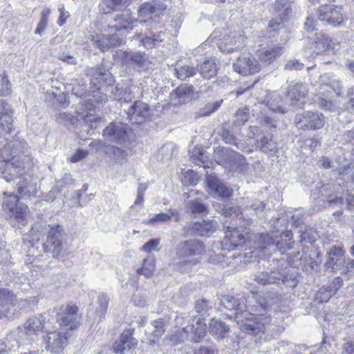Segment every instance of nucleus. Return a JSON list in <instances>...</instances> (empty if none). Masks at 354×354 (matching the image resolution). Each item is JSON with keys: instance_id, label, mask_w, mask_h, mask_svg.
Wrapping results in <instances>:
<instances>
[{"instance_id": "obj_1", "label": "nucleus", "mask_w": 354, "mask_h": 354, "mask_svg": "<svg viewBox=\"0 0 354 354\" xmlns=\"http://www.w3.org/2000/svg\"><path fill=\"white\" fill-rule=\"evenodd\" d=\"M257 305L255 313L248 310L245 297L239 298L231 295H224L221 299V304L228 310H236L235 319L242 331L254 335H260L268 333L270 319L265 316L263 312L268 310L272 305L278 301L277 295H268L256 296Z\"/></svg>"}, {"instance_id": "obj_2", "label": "nucleus", "mask_w": 354, "mask_h": 354, "mask_svg": "<svg viewBox=\"0 0 354 354\" xmlns=\"http://www.w3.org/2000/svg\"><path fill=\"white\" fill-rule=\"evenodd\" d=\"M204 251L201 242L191 239L178 245L176 254L180 261L176 263V270L186 272L201 261V256Z\"/></svg>"}, {"instance_id": "obj_3", "label": "nucleus", "mask_w": 354, "mask_h": 354, "mask_svg": "<svg viewBox=\"0 0 354 354\" xmlns=\"http://www.w3.org/2000/svg\"><path fill=\"white\" fill-rule=\"evenodd\" d=\"M45 229L47 237L43 245L44 250L46 253L52 254L54 258H58L66 248L63 227L58 223H54L48 225Z\"/></svg>"}, {"instance_id": "obj_4", "label": "nucleus", "mask_w": 354, "mask_h": 354, "mask_svg": "<svg viewBox=\"0 0 354 354\" xmlns=\"http://www.w3.org/2000/svg\"><path fill=\"white\" fill-rule=\"evenodd\" d=\"M103 136L110 142L122 145L129 143L134 138L132 129L121 122H111L103 131Z\"/></svg>"}, {"instance_id": "obj_5", "label": "nucleus", "mask_w": 354, "mask_h": 354, "mask_svg": "<svg viewBox=\"0 0 354 354\" xmlns=\"http://www.w3.org/2000/svg\"><path fill=\"white\" fill-rule=\"evenodd\" d=\"M318 19L326 25L339 27L345 25L348 17L342 7L325 4L318 10Z\"/></svg>"}, {"instance_id": "obj_6", "label": "nucleus", "mask_w": 354, "mask_h": 354, "mask_svg": "<svg viewBox=\"0 0 354 354\" xmlns=\"http://www.w3.org/2000/svg\"><path fill=\"white\" fill-rule=\"evenodd\" d=\"M56 313V321L60 326L70 330L76 328L81 316L78 313V307L75 304H63L53 310Z\"/></svg>"}, {"instance_id": "obj_7", "label": "nucleus", "mask_w": 354, "mask_h": 354, "mask_svg": "<svg viewBox=\"0 0 354 354\" xmlns=\"http://www.w3.org/2000/svg\"><path fill=\"white\" fill-rule=\"evenodd\" d=\"M281 241H275L272 237L268 234L261 236L263 245L260 246L261 249L264 252L270 254L276 250H280L281 252L292 248L294 243L291 241L292 233L291 231H286L281 234Z\"/></svg>"}, {"instance_id": "obj_8", "label": "nucleus", "mask_w": 354, "mask_h": 354, "mask_svg": "<svg viewBox=\"0 0 354 354\" xmlns=\"http://www.w3.org/2000/svg\"><path fill=\"white\" fill-rule=\"evenodd\" d=\"M296 126L304 130H315L322 128L325 123L324 116L318 112L304 111L297 115Z\"/></svg>"}, {"instance_id": "obj_9", "label": "nucleus", "mask_w": 354, "mask_h": 354, "mask_svg": "<svg viewBox=\"0 0 354 354\" xmlns=\"http://www.w3.org/2000/svg\"><path fill=\"white\" fill-rule=\"evenodd\" d=\"M127 114L130 122L140 124L149 120L153 110L147 103L137 100L128 109Z\"/></svg>"}, {"instance_id": "obj_10", "label": "nucleus", "mask_w": 354, "mask_h": 354, "mask_svg": "<svg viewBox=\"0 0 354 354\" xmlns=\"http://www.w3.org/2000/svg\"><path fill=\"white\" fill-rule=\"evenodd\" d=\"M228 228L225 232L224 245L227 247L229 251L238 250L241 251L246 249L248 240V232L243 233L239 228L234 227L232 230Z\"/></svg>"}, {"instance_id": "obj_11", "label": "nucleus", "mask_w": 354, "mask_h": 354, "mask_svg": "<svg viewBox=\"0 0 354 354\" xmlns=\"http://www.w3.org/2000/svg\"><path fill=\"white\" fill-rule=\"evenodd\" d=\"M341 189L340 184H324L319 189V198L324 207L341 206L344 204L342 197L337 196V192Z\"/></svg>"}, {"instance_id": "obj_12", "label": "nucleus", "mask_w": 354, "mask_h": 354, "mask_svg": "<svg viewBox=\"0 0 354 354\" xmlns=\"http://www.w3.org/2000/svg\"><path fill=\"white\" fill-rule=\"evenodd\" d=\"M317 165L324 169H331L338 176L346 177L347 180L354 182V163L340 166L337 161H333L326 156H322L318 160Z\"/></svg>"}, {"instance_id": "obj_13", "label": "nucleus", "mask_w": 354, "mask_h": 354, "mask_svg": "<svg viewBox=\"0 0 354 354\" xmlns=\"http://www.w3.org/2000/svg\"><path fill=\"white\" fill-rule=\"evenodd\" d=\"M4 162V169L1 172V176L7 182L15 179L21 180L24 176L28 175L24 171L23 163L15 157H12L11 160H5Z\"/></svg>"}, {"instance_id": "obj_14", "label": "nucleus", "mask_w": 354, "mask_h": 354, "mask_svg": "<svg viewBox=\"0 0 354 354\" xmlns=\"http://www.w3.org/2000/svg\"><path fill=\"white\" fill-rule=\"evenodd\" d=\"M43 343L45 348L52 353L62 351L68 343L66 333L59 331H49L44 337Z\"/></svg>"}, {"instance_id": "obj_15", "label": "nucleus", "mask_w": 354, "mask_h": 354, "mask_svg": "<svg viewBox=\"0 0 354 354\" xmlns=\"http://www.w3.org/2000/svg\"><path fill=\"white\" fill-rule=\"evenodd\" d=\"M4 195L6 196L3 203V209L8 211L15 218L24 220L27 216L28 207L19 204V197L12 193L7 195L5 192Z\"/></svg>"}, {"instance_id": "obj_16", "label": "nucleus", "mask_w": 354, "mask_h": 354, "mask_svg": "<svg viewBox=\"0 0 354 354\" xmlns=\"http://www.w3.org/2000/svg\"><path fill=\"white\" fill-rule=\"evenodd\" d=\"M260 64L253 57L240 56L233 63V69L242 75H249L260 71Z\"/></svg>"}, {"instance_id": "obj_17", "label": "nucleus", "mask_w": 354, "mask_h": 354, "mask_svg": "<svg viewBox=\"0 0 354 354\" xmlns=\"http://www.w3.org/2000/svg\"><path fill=\"white\" fill-rule=\"evenodd\" d=\"M308 89L306 85L301 83H297L291 85L288 91V97L290 105L297 109H301L306 104V96Z\"/></svg>"}, {"instance_id": "obj_18", "label": "nucleus", "mask_w": 354, "mask_h": 354, "mask_svg": "<svg viewBox=\"0 0 354 354\" xmlns=\"http://www.w3.org/2000/svg\"><path fill=\"white\" fill-rule=\"evenodd\" d=\"M207 183L209 193L213 196L229 198L233 192L232 188L227 186L216 176H209L207 178Z\"/></svg>"}, {"instance_id": "obj_19", "label": "nucleus", "mask_w": 354, "mask_h": 354, "mask_svg": "<svg viewBox=\"0 0 354 354\" xmlns=\"http://www.w3.org/2000/svg\"><path fill=\"white\" fill-rule=\"evenodd\" d=\"M221 153L225 157V160L230 163L232 169L239 173L246 171L247 162L243 155L229 148H223Z\"/></svg>"}, {"instance_id": "obj_20", "label": "nucleus", "mask_w": 354, "mask_h": 354, "mask_svg": "<svg viewBox=\"0 0 354 354\" xmlns=\"http://www.w3.org/2000/svg\"><path fill=\"white\" fill-rule=\"evenodd\" d=\"M194 96L193 86L180 85L170 93L171 102L174 105L185 104L191 100Z\"/></svg>"}, {"instance_id": "obj_21", "label": "nucleus", "mask_w": 354, "mask_h": 354, "mask_svg": "<svg viewBox=\"0 0 354 354\" xmlns=\"http://www.w3.org/2000/svg\"><path fill=\"white\" fill-rule=\"evenodd\" d=\"M92 41L94 45L104 52L112 47L120 46L122 39L116 34L108 36L96 34L92 36Z\"/></svg>"}, {"instance_id": "obj_22", "label": "nucleus", "mask_w": 354, "mask_h": 354, "mask_svg": "<svg viewBox=\"0 0 354 354\" xmlns=\"http://www.w3.org/2000/svg\"><path fill=\"white\" fill-rule=\"evenodd\" d=\"M221 213L225 217H233L239 220L240 229L243 227L246 229V226L250 225L252 223L251 218H245L239 207L232 204L223 205L221 207Z\"/></svg>"}, {"instance_id": "obj_23", "label": "nucleus", "mask_w": 354, "mask_h": 354, "mask_svg": "<svg viewBox=\"0 0 354 354\" xmlns=\"http://www.w3.org/2000/svg\"><path fill=\"white\" fill-rule=\"evenodd\" d=\"M114 21L115 24L111 27V32L116 31H125L129 32L133 28V19L131 16L129 10H123L121 13L117 14L114 17Z\"/></svg>"}, {"instance_id": "obj_24", "label": "nucleus", "mask_w": 354, "mask_h": 354, "mask_svg": "<svg viewBox=\"0 0 354 354\" xmlns=\"http://www.w3.org/2000/svg\"><path fill=\"white\" fill-rule=\"evenodd\" d=\"M0 128L7 133H10L13 128L10 106L3 100H0Z\"/></svg>"}, {"instance_id": "obj_25", "label": "nucleus", "mask_w": 354, "mask_h": 354, "mask_svg": "<svg viewBox=\"0 0 354 354\" xmlns=\"http://www.w3.org/2000/svg\"><path fill=\"white\" fill-rule=\"evenodd\" d=\"M243 42L241 35L236 32H231L223 37V40L219 46L221 51L230 53L240 48V44Z\"/></svg>"}, {"instance_id": "obj_26", "label": "nucleus", "mask_w": 354, "mask_h": 354, "mask_svg": "<svg viewBox=\"0 0 354 354\" xmlns=\"http://www.w3.org/2000/svg\"><path fill=\"white\" fill-rule=\"evenodd\" d=\"M326 266L332 270L339 269L344 259V250L339 246L333 245L327 252Z\"/></svg>"}, {"instance_id": "obj_27", "label": "nucleus", "mask_w": 354, "mask_h": 354, "mask_svg": "<svg viewBox=\"0 0 354 354\" xmlns=\"http://www.w3.org/2000/svg\"><path fill=\"white\" fill-rule=\"evenodd\" d=\"M91 83L95 87L100 86L101 84L110 85L113 80L111 73L105 69L102 66H97L92 70Z\"/></svg>"}, {"instance_id": "obj_28", "label": "nucleus", "mask_w": 354, "mask_h": 354, "mask_svg": "<svg viewBox=\"0 0 354 354\" xmlns=\"http://www.w3.org/2000/svg\"><path fill=\"white\" fill-rule=\"evenodd\" d=\"M171 218H174L175 221H178V211L176 209H170L167 212H160L155 214L149 219L143 220V223L149 225H158L160 224L167 223L169 222Z\"/></svg>"}, {"instance_id": "obj_29", "label": "nucleus", "mask_w": 354, "mask_h": 354, "mask_svg": "<svg viewBox=\"0 0 354 354\" xmlns=\"http://www.w3.org/2000/svg\"><path fill=\"white\" fill-rule=\"evenodd\" d=\"M137 341L129 333H122L120 339L116 341L113 349L115 353L124 354L126 351L136 347Z\"/></svg>"}, {"instance_id": "obj_30", "label": "nucleus", "mask_w": 354, "mask_h": 354, "mask_svg": "<svg viewBox=\"0 0 354 354\" xmlns=\"http://www.w3.org/2000/svg\"><path fill=\"white\" fill-rule=\"evenodd\" d=\"M209 332L217 340H221L227 337L230 327L224 322L213 318L209 323Z\"/></svg>"}, {"instance_id": "obj_31", "label": "nucleus", "mask_w": 354, "mask_h": 354, "mask_svg": "<svg viewBox=\"0 0 354 354\" xmlns=\"http://www.w3.org/2000/svg\"><path fill=\"white\" fill-rule=\"evenodd\" d=\"M216 228V223L212 220H203L193 224L192 230L196 236H209Z\"/></svg>"}, {"instance_id": "obj_32", "label": "nucleus", "mask_w": 354, "mask_h": 354, "mask_svg": "<svg viewBox=\"0 0 354 354\" xmlns=\"http://www.w3.org/2000/svg\"><path fill=\"white\" fill-rule=\"evenodd\" d=\"M206 328L204 319L200 316L195 317L189 328V333L192 332L193 334L192 341L195 343L199 342L206 334Z\"/></svg>"}, {"instance_id": "obj_33", "label": "nucleus", "mask_w": 354, "mask_h": 354, "mask_svg": "<svg viewBox=\"0 0 354 354\" xmlns=\"http://www.w3.org/2000/svg\"><path fill=\"white\" fill-rule=\"evenodd\" d=\"M282 53L283 47L279 44H275L268 46L264 50L259 53L258 57L261 62L270 64L280 57Z\"/></svg>"}, {"instance_id": "obj_34", "label": "nucleus", "mask_w": 354, "mask_h": 354, "mask_svg": "<svg viewBox=\"0 0 354 354\" xmlns=\"http://www.w3.org/2000/svg\"><path fill=\"white\" fill-rule=\"evenodd\" d=\"M256 147L266 153L275 154L278 151V144L272 135L264 136L256 142Z\"/></svg>"}, {"instance_id": "obj_35", "label": "nucleus", "mask_w": 354, "mask_h": 354, "mask_svg": "<svg viewBox=\"0 0 354 354\" xmlns=\"http://www.w3.org/2000/svg\"><path fill=\"white\" fill-rule=\"evenodd\" d=\"M136 86L120 88L118 86L111 87V93L115 100L120 102H129L135 97V90H138Z\"/></svg>"}, {"instance_id": "obj_36", "label": "nucleus", "mask_w": 354, "mask_h": 354, "mask_svg": "<svg viewBox=\"0 0 354 354\" xmlns=\"http://www.w3.org/2000/svg\"><path fill=\"white\" fill-rule=\"evenodd\" d=\"M189 330L188 326H183V328H178L166 335L164 341L170 345H177L183 343L188 339Z\"/></svg>"}, {"instance_id": "obj_37", "label": "nucleus", "mask_w": 354, "mask_h": 354, "mask_svg": "<svg viewBox=\"0 0 354 354\" xmlns=\"http://www.w3.org/2000/svg\"><path fill=\"white\" fill-rule=\"evenodd\" d=\"M280 272L278 270L261 272L255 275V281L260 285L266 286L279 283Z\"/></svg>"}, {"instance_id": "obj_38", "label": "nucleus", "mask_w": 354, "mask_h": 354, "mask_svg": "<svg viewBox=\"0 0 354 354\" xmlns=\"http://www.w3.org/2000/svg\"><path fill=\"white\" fill-rule=\"evenodd\" d=\"M127 58L138 71H144L149 68V62L145 54L131 53L127 55Z\"/></svg>"}, {"instance_id": "obj_39", "label": "nucleus", "mask_w": 354, "mask_h": 354, "mask_svg": "<svg viewBox=\"0 0 354 354\" xmlns=\"http://www.w3.org/2000/svg\"><path fill=\"white\" fill-rule=\"evenodd\" d=\"M196 68L201 75L207 80L214 77L218 71L217 66L213 60H205Z\"/></svg>"}, {"instance_id": "obj_40", "label": "nucleus", "mask_w": 354, "mask_h": 354, "mask_svg": "<svg viewBox=\"0 0 354 354\" xmlns=\"http://www.w3.org/2000/svg\"><path fill=\"white\" fill-rule=\"evenodd\" d=\"M30 181L31 177L28 174L24 176L21 180L17 181L18 192L22 197H29L35 194L36 187L30 184Z\"/></svg>"}, {"instance_id": "obj_41", "label": "nucleus", "mask_w": 354, "mask_h": 354, "mask_svg": "<svg viewBox=\"0 0 354 354\" xmlns=\"http://www.w3.org/2000/svg\"><path fill=\"white\" fill-rule=\"evenodd\" d=\"M45 319L42 315L30 317L24 324L25 328L28 332H37L44 327Z\"/></svg>"}, {"instance_id": "obj_42", "label": "nucleus", "mask_w": 354, "mask_h": 354, "mask_svg": "<svg viewBox=\"0 0 354 354\" xmlns=\"http://www.w3.org/2000/svg\"><path fill=\"white\" fill-rule=\"evenodd\" d=\"M197 72V68L189 65H183L175 68L176 77L181 80H186L187 78L194 76Z\"/></svg>"}, {"instance_id": "obj_43", "label": "nucleus", "mask_w": 354, "mask_h": 354, "mask_svg": "<svg viewBox=\"0 0 354 354\" xmlns=\"http://www.w3.org/2000/svg\"><path fill=\"white\" fill-rule=\"evenodd\" d=\"M17 303L16 295L7 288H0V305L6 306H15Z\"/></svg>"}, {"instance_id": "obj_44", "label": "nucleus", "mask_w": 354, "mask_h": 354, "mask_svg": "<svg viewBox=\"0 0 354 354\" xmlns=\"http://www.w3.org/2000/svg\"><path fill=\"white\" fill-rule=\"evenodd\" d=\"M290 0H276L274 4V10L278 12L280 17L286 19V17L289 15L290 12Z\"/></svg>"}, {"instance_id": "obj_45", "label": "nucleus", "mask_w": 354, "mask_h": 354, "mask_svg": "<svg viewBox=\"0 0 354 354\" xmlns=\"http://www.w3.org/2000/svg\"><path fill=\"white\" fill-rule=\"evenodd\" d=\"M299 232H300L301 242L313 243L318 237V234L315 230L311 227H307L306 226L304 227V230H300Z\"/></svg>"}, {"instance_id": "obj_46", "label": "nucleus", "mask_w": 354, "mask_h": 354, "mask_svg": "<svg viewBox=\"0 0 354 354\" xmlns=\"http://www.w3.org/2000/svg\"><path fill=\"white\" fill-rule=\"evenodd\" d=\"M164 35L162 32H158V34H153L150 36H147L142 39V44L147 48H152L156 47L162 41V35Z\"/></svg>"}, {"instance_id": "obj_47", "label": "nucleus", "mask_w": 354, "mask_h": 354, "mask_svg": "<svg viewBox=\"0 0 354 354\" xmlns=\"http://www.w3.org/2000/svg\"><path fill=\"white\" fill-rule=\"evenodd\" d=\"M50 9L48 8H44L41 13V18L35 30V33L37 35H41L46 29L48 24V16L50 14Z\"/></svg>"}, {"instance_id": "obj_48", "label": "nucleus", "mask_w": 354, "mask_h": 354, "mask_svg": "<svg viewBox=\"0 0 354 354\" xmlns=\"http://www.w3.org/2000/svg\"><path fill=\"white\" fill-rule=\"evenodd\" d=\"M187 205L194 214L207 212V207L198 199L189 201Z\"/></svg>"}, {"instance_id": "obj_49", "label": "nucleus", "mask_w": 354, "mask_h": 354, "mask_svg": "<svg viewBox=\"0 0 354 354\" xmlns=\"http://www.w3.org/2000/svg\"><path fill=\"white\" fill-rule=\"evenodd\" d=\"M320 81L322 84L331 88L337 95H340L342 87L339 81L334 78L330 79L329 75L328 74H324L323 76H322Z\"/></svg>"}, {"instance_id": "obj_50", "label": "nucleus", "mask_w": 354, "mask_h": 354, "mask_svg": "<svg viewBox=\"0 0 354 354\" xmlns=\"http://www.w3.org/2000/svg\"><path fill=\"white\" fill-rule=\"evenodd\" d=\"M155 270L154 261L152 259H144L142 267L137 270L138 274H143L149 278Z\"/></svg>"}, {"instance_id": "obj_51", "label": "nucleus", "mask_w": 354, "mask_h": 354, "mask_svg": "<svg viewBox=\"0 0 354 354\" xmlns=\"http://www.w3.org/2000/svg\"><path fill=\"white\" fill-rule=\"evenodd\" d=\"M222 137L225 143L234 145L238 149L243 150L245 148L244 144L238 140L229 130H224Z\"/></svg>"}, {"instance_id": "obj_52", "label": "nucleus", "mask_w": 354, "mask_h": 354, "mask_svg": "<svg viewBox=\"0 0 354 354\" xmlns=\"http://www.w3.org/2000/svg\"><path fill=\"white\" fill-rule=\"evenodd\" d=\"M249 119V109L247 107L239 109L234 115V123L237 126L243 125Z\"/></svg>"}, {"instance_id": "obj_53", "label": "nucleus", "mask_w": 354, "mask_h": 354, "mask_svg": "<svg viewBox=\"0 0 354 354\" xmlns=\"http://www.w3.org/2000/svg\"><path fill=\"white\" fill-rule=\"evenodd\" d=\"M99 306L96 310V313L100 317H103L107 310L109 299L104 294H101L97 298Z\"/></svg>"}, {"instance_id": "obj_54", "label": "nucleus", "mask_w": 354, "mask_h": 354, "mask_svg": "<svg viewBox=\"0 0 354 354\" xmlns=\"http://www.w3.org/2000/svg\"><path fill=\"white\" fill-rule=\"evenodd\" d=\"M11 86L6 75L0 73V96H6L10 93Z\"/></svg>"}, {"instance_id": "obj_55", "label": "nucleus", "mask_w": 354, "mask_h": 354, "mask_svg": "<svg viewBox=\"0 0 354 354\" xmlns=\"http://www.w3.org/2000/svg\"><path fill=\"white\" fill-rule=\"evenodd\" d=\"M157 9L158 8L156 3L147 2L140 6L138 13L140 17H145L155 13Z\"/></svg>"}, {"instance_id": "obj_56", "label": "nucleus", "mask_w": 354, "mask_h": 354, "mask_svg": "<svg viewBox=\"0 0 354 354\" xmlns=\"http://www.w3.org/2000/svg\"><path fill=\"white\" fill-rule=\"evenodd\" d=\"M329 39L326 37L322 36L320 38H318L317 40L315 43V50H313V53L315 55H319L329 45Z\"/></svg>"}, {"instance_id": "obj_57", "label": "nucleus", "mask_w": 354, "mask_h": 354, "mask_svg": "<svg viewBox=\"0 0 354 354\" xmlns=\"http://www.w3.org/2000/svg\"><path fill=\"white\" fill-rule=\"evenodd\" d=\"M268 107L273 112L286 113V109L281 104V98L277 96L276 98L268 102Z\"/></svg>"}, {"instance_id": "obj_58", "label": "nucleus", "mask_w": 354, "mask_h": 354, "mask_svg": "<svg viewBox=\"0 0 354 354\" xmlns=\"http://www.w3.org/2000/svg\"><path fill=\"white\" fill-rule=\"evenodd\" d=\"M195 317L194 315H189L187 316L177 315L175 319L176 326L178 327V328H183V326H188L189 328L192 322V319H194Z\"/></svg>"}, {"instance_id": "obj_59", "label": "nucleus", "mask_w": 354, "mask_h": 354, "mask_svg": "<svg viewBox=\"0 0 354 354\" xmlns=\"http://www.w3.org/2000/svg\"><path fill=\"white\" fill-rule=\"evenodd\" d=\"M126 0H103V5L110 10H120L125 6Z\"/></svg>"}, {"instance_id": "obj_60", "label": "nucleus", "mask_w": 354, "mask_h": 354, "mask_svg": "<svg viewBox=\"0 0 354 354\" xmlns=\"http://www.w3.org/2000/svg\"><path fill=\"white\" fill-rule=\"evenodd\" d=\"M107 153H110L111 157L116 162H121L124 159V151L122 149L111 146L108 148Z\"/></svg>"}, {"instance_id": "obj_61", "label": "nucleus", "mask_w": 354, "mask_h": 354, "mask_svg": "<svg viewBox=\"0 0 354 354\" xmlns=\"http://www.w3.org/2000/svg\"><path fill=\"white\" fill-rule=\"evenodd\" d=\"M57 118L59 123L64 125L74 124L76 121V118L72 114L66 112L59 113Z\"/></svg>"}, {"instance_id": "obj_62", "label": "nucleus", "mask_w": 354, "mask_h": 354, "mask_svg": "<svg viewBox=\"0 0 354 354\" xmlns=\"http://www.w3.org/2000/svg\"><path fill=\"white\" fill-rule=\"evenodd\" d=\"M152 326L154 327L153 334L156 337H160L162 335L165 331V322L162 319H157L152 322Z\"/></svg>"}, {"instance_id": "obj_63", "label": "nucleus", "mask_w": 354, "mask_h": 354, "mask_svg": "<svg viewBox=\"0 0 354 354\" xmlns=\"http://www.w3.org/2000/svg\"><path fill=\"white\" fill-rule=\"evenodd\" d=\"M279 277H280L279 283L281 281L283 284L290 287H294L296 286L295 277L292 275L280 272V275Z\"/></svg>"}, {"instance_id": "obj_64", "label": "nucleus", "mask_w": 354, "mask_h": 354, "mask_svg": "<svg viewBox=\"0 0 354 354\" xmlns=\"http://www.w3.org/2000/svg\"><path fill=\"white\" fill-rule=\"evenodd\" d=\"M159 243H160V241L158 239H150L149 241H147L146 243H145L142 245V250L147 253H150L152 251H154L156 250Z\"/></svg>"}]
</instances>
